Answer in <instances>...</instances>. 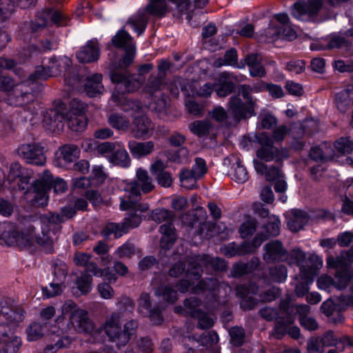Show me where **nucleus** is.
<instances>
[{"label":"nucleus","instance_id":"f257e3e1","mask_svg":"<svg viewBox=\"0 0 353 353\" xmlns=\"http://www.w3.org/2000/svg\"><path fill=\"white\" fill-rule=\"evenodd\" d=\"M70 105V110L68 112L65 104H59L47 112L44 122L52 128L60 129L63 126V122L66 121L71 130L83 131L87 126V120L83 114L85 105L76 100L72 101Z\"/></svg>","mask_w":353,"mask_h":353},{"label":"nucleus","instance_id":"f03ea898","mask_svg":"<svg viewBox=\"0 0 353 353\" xmlns=\"http://www.w3.org/2000/svg\"><path fill=\"white\" fill-rule=\"evenodd\" d=\"M138 323L135 320H130L127 322L121 330V314L119 312H113L107 316L105 322L97 330L99 331L94 339L97 338L101 330H103L110 342L115 343L118 347L125 346L130 339L136 333Z\"/></svg>","mask_w":353,"mask_h":353},{"label":"nucleus","instance_id":"7ed1b4c3","mask_svg":"<svg viewBox=\"0 0 353 353\" xmlns=\"http://www.w3.org/2000/svg\"><path fill=\"white\" fill-rule=\"evenodd\" d=\"M125 51V54L118 64L111 63L110 75L111 81L117 83V90L132 92L140 88L142 79H137L134 75H130L127 70V68L133 61L134 49Z\"/></svg>","mask_w":353,"mask_h":353},{"label":"nucleus","instance_id":"20e7f679","mask_svg":"<svg viewBox=\"0 0 353 353\" xmlns=\"http://www.w3.org/2000/svg\"><path fill=\"white\" fill-rule=\"evenodd\" d=\"M211 266L212 269L218 271L226 270L227 265L224 260L220 258H210L208 255L197 256L192 258L189 261V267L185 272V279L181 280L177 285L179 290L185 293L188 288L194 284L193 280L199 281L203 268Z\"/></svg>","mask_w":353,"mask_h":353},{"label":"nucleus","instance_id":"39448f33","mask_svg":"<svg viewBox=\"0 0 353 353\" xmlns=\"http://www.w3.org/2000/svg\"><path fill=\"white\" fill-rule=\"evenodd\" d=\"M2 228L3 231L0 234V242L8 246L17 245L24 248L37 243L35 227L30 225L24 230L19 231L12 223L5 222Z\"/></svg>","mask_w":353,"mask_h":353},{"label":"nucleus","instance_id":"423d86ee","mask_svg":"<svg viewBox=\"0 0 353 353\" xmlns=\"http://www.w3.org/2000/svg\"><path fill=\"white\" fill-rule=\"evenodd\" d=\"M62 314L68 316L70 323L79 332L88 333L95 336L99 332L94 330V325L86 310L81 309L72 301H67L62 306Z\"/></svg>","mask_w":353,"mask_h":353},{"label":"nucleus","instance_id":"0eeeda50","mask_svg":"<svg viewBox=\"0 0 353 353\" xmlns=\"http://www.w3.org/2000/svg\"><path fill=\"white\" fill-rule=\"evenodd\" d=\"M174 217L172 212L164 208L155 209L151 213V219L155 222L159 223L166 222L159 228V232L162 234L160 241L161 254H165L176 241L175 229L173 224L170 223Z\"/></svg>","mask_w":353,"mask_h":353},{"label":"nucleus","instance_id":"6e6552de","mask_svg":"<svg viewBox=\"0 0 353 353\" xmlns=\"http://www.w3.org/2000/svg\"><path fill=\"white\" fill-rule=\"evenodd\" d=\"M168 6L165 0H149L144 10H139L137 15L130 19L129 26L138 35L145 30L149 18L148 14L162 17L168 12Z\"/></svg>","mask_w":353,"mask_h":353},{"label":"nucleus","instance_id":"1a4fd4ad","mask_svg":"<svg viewBox=\"0 0 353 353\" xmlns=\"http://www.w3.org/2000/svg\"><path fill=\"white\" fill-rule=\"evenodd\" d=\"M34 81L28 79L17 83L15 87L7 93L6 101L8 104L14 106H22L23 110L29 114L36 113L37 108L34 103V96L30 92L31 88L27 87Z\"/></svg>","mask_w":353,"mask_h":353},{"label":"nucleus","instance_id":"9d476101","mask_svg":"<svg viewBox=\"0 0 353 353\" xmlns=\"http://www.w3.org/2000/svg\"><path fill=\"white\" fill-rule=\"evenodd\" d=\"M259 148L256 150V155L261 161H275L280 163L288 157V150L285 148L274 145L272 139L265 133H261L256 137Z\"/></svg>","mask_w":353,"mask_h":353},{"label":"nucleus","instance_id":"9b49d317","mask_svg":"<svg viewBox=\"0 0 353 353\" xmlns=\"http://www.w3.org/2000/svg\"><path fill=\"white\" fill-rule=\"evenodd\" d=\"M71 65L72 60L67 57H52L48 59V63H45V66L36 67L34 72L30 74V80L46 79L50 77L58 76L63 70L70 69Z\"/></svg>","mask_w":353,"mask_h":353},{"label":"nucleus","instance_id":"f8f14e48","mask_svg":"<svg viewBox=\"0 0 353 353\" xmlns=\"http://www.w3.org/2000/svg\"><path fill=\"white\" fill-rule=\"evenodd\" d=\"M330 0L299 1L293 5L292 16L301 21H307L316 17L323 9L328 10Z\"/></svg>","mask_w":353,"mask_h":353},{"label":"nucleus","instance_id":"ddd939ff","mask_svg":"<svg viewBox=\"0 0 353 353\" xmlns=\"http://www.w3.org/2000/svg\"><path fill=\"white\" fill-rule=\"evenodd\" d=\"M154 188L153 180L147 170L140 168L137 170L136 179L127 185L125 192L134 199H141V192L149 193Z\"/></svg>","mask_w":353,"mask_h":353},{"label":"nucleus","instance_id":"4468645a","mask_svg":"<svg viewBox=\"0 0 353 353\" xmlns=\"http://www.w3.org/2000/svg\"><path fill=\"white\" fill-rule=\"evenodd\" d=\"M186 312L198 321L197 327L199 329H209L214 325V318L208 312L202 310V303L196 297H190L185 300Z\"/></svg>","mask_w":353,"mask_h":353},{"label":"nucleus","instance_id":"2eb2a0df","mask_svg":"<svg viewBox=\"0 0 353 353\" xmlns=\"http://www.w3.org/2000/svg\"><path fill=\"white\" fill-rule=\"evenodd\" d=\"M207 171L205 161L196 157L191 170L183 169L181 171L179 178L182 187L188 190L195 188L197 180L203 177Z\"/></svg>","mask_w":353,"mask_h":353},{"label":"nucleus","instance_id":"dca6fc26","mask_svg":"<svg viewBox=\"0 0 353 353\" xmlns=\"http://www.w3.org/2000/svg\"><path fill=\"white\" fill-rule=\"evenodd\" d=\"M65 221V219L61 214L53 213L46 218V223L43 222L41 227V236H36L37 243L39 245L46 253H52L54 251V243L50 236V228L52 225H57Z\"/></svg>","mask_w":353,"mask_h":353},{"label":"nucleus","instance_id":"f3484780","mask_svg":"<svg viewBox=\"0 0 353 353\" xmlns=\"http://www.w3.org/2000/svg\"><path fill=\"white\" fill-rule=\"evenodd\" d=\"M32 174L30 170L23 168L18 162H14L10 166L7 181L14 189L28 190Z\"/></svg>","mask_w":353,"mask_h":353},{"label":"nucleus","instance_id":"a211bd4d","mask_svg":"<svg viewBox=\"0 0 353 353\" xmlns=\"http://www.w3.org/2000/svg\"><path fill=\"white\" fill-rule=\"evenodd\" d=\"M259 235L254 236L251 242L245 241L240 245L236 243L232 242L225 245L221 248V251L224 255L228 257H232L234 256H243L248 254L252 253L260 247L263 243V239H259Z\"/></svg>","mask_w":353,"mask_h":353},{"label":"nucleus","instance_id":"6ab92c4d","mask_svg":"<svg viewBox=\"0 0 353 353\" xmlns=\"http://www.w3.org/2000/svg\"><path fill=\"white\" fill-rule=\"evenodd\" d=\"M18 154L28 163L43 165L46 163L43 148L39 144H23L19 147Z\"/></svg>","mask_w":353,"mask_h":353},{"label":"nucleus","instance_id":"aec40b11","mask_svg":"<svg viewBox=\"0 0 353 353\" xmlns=\"http://www.w3.org/2000/svg\"><path fill=\"white\" fill-rule=\"evenodd\" d=\"M228 105L229 114L235 123H238L241 119L252 116L254 112L253 104L243 103L236 96H232L230 98Z\"/></svg>","mask_w":353,"mask_h":353},{"label":"nucleus","instance_id":"412c9836","mask_svg":"<svg viewBox=\"0 0 353 353\" xmlns=\"http://www.w3.org/2000/svg\"><path fill=\"white\" fill-rule=\"evenodd\" d=\"M263 259L267 263L284 261L287 256V250L278 240L271 241L263 247Z\"/></svg>","mask_w":353,"mask_h":353},{"label":"nucleus","instance_id":"4be33fe9","mask_svg":"<svg viewBox=\"0 0 353 353\" xmlns=\"http://www.w3.org/2000/svg\"><path fill=\"white\" fill-rule=\"evenodd\" d=\"M208 290L217 291L219 294L226 296L232 292L231 287L225 282H221L216 279H207L200 281L195 288H192L193 293H199V291Z\"/></svg>","mask_w":353,"mask_h":353},{"label":"nucleus","instance_id":"5701e85b","mask_svg":"<svg viewBox=\"0 0 353 353\" xmlns=\"http://www.w3.org/2000/svg\"><path fill=\"white\" fill-rule=\"evenodd\" d=\"M154 130V124L146 116L142 115L134 118L132 132L135 138H148L152 136Z\"/></svg>","mask_w":353,"mask_h":353},{"label":"nucleus","instance_id":"b1692460","mask_svg":"<svg viewBox=\"0 0 353 353\" xmlns=\"http://www.w3.org/2000/svg\"><path fill=\"white\" fill-rule=\"evenodd\" d=\"M0 314L11 323H19L24 318L23 310H14L13 301L8 297H4L0 301Z\"/></svg>","mask_w":353,"mask_h":353},{"label":"nucleus","instance_id":"393cba45","mask_svg":"<svg viewBox=\"0 0 353 353\" xmlns=\"http://www.w3.org/2000/svg\"><path fill=\"white\" fill-rule=\"evenodd\" d=\"M99 57V47L97 41H90L77 53V59L81 63L97 61Z\"/></svg>","mask_w":353,"mask_h":353},{"label":"nucleus","instance_id":"a878e982","mask_svg":"<svg viewBox=\"0 0 353 353\" xmlns=\"http://www.w3.org/2000/svg\"><path fill=\"white\" fill-rule=\"evenodd\" d=\"M165 163L161 160H157L151 165L150 172L161 186L168 188L172 185L173 180L170 173L165 171Z\"/></svg>","mask_w":353,"mask_h":353},{"label":"nucleus","instance_id":"bb28decb","mask_svg":"<svg viewBox=\"0 0 353 353\" xmlns=\"http://www.w3.org/2000/svg\"><path fill=\"white\" fill-rule=\"evenodd\" d=\"M108 162L123 168L130 167L131 159L123 142L117 141V148L110 156Z\"/></svg>","mask_w":353,"mask_h":353},{"label":"nucleus","instance_id":"cd10ccee","mask_svg":"<svg viewBox=\"0 0 353 353\" xmlns=\"http://www.w3.org/2000/svg\"><path fill=\"white\" fill-rule=\"evenodd\" d=\"M128 148L134 158L140 159L150 154L154 149V144L151 141L137 142L131 140L128 142Z\"/></svg>","mask_w":353,"mask_h":353},{"label":"nucleus","instance_id":"c85d7f7f","mask_svg":"<svg viewBox=\"0 0 353 353\" xmlns=\"http://www.w3.org/2000/svg\"><path fill=\"white\" fill-rule=\"evenodd\" d=\"M254 167L257 173L264 175L267 181H276L281 177L279 168L275 165L268 166L259 160L253 161Z\"/></svg>","mask_w":353,"mask_h":353},{"label":"nucleus","instance_id":"c756f323","mask_svg":"<svg viewBox=\"0 0 353 353\" xmlns=\"http://www.w3.org/2000/svg\"><path fill=\"white\" fill-rule=\"evenodd\" d=\"M280 220L276 216L272 215L268 218V222L263 227V231L259 232L255 236H259L263 242L270 236H276L280 232Z\"/></svg>","mask_w":353,"mask_h":353},{"label":"nucleus","instance_id":"7c9ffc66","mask_svg":"<svg viewBox=\"0 0 353 353\" xmlns=\"http://www.w3.org/2000/svg\"><path fill=\"white\" fill-rule=\"evenodd\" d=\"M26 331L28 340L34 341L50 332L55 333L57 327L55 326L41 325L40 323H33L28 327Z\"/></svg>","mask_w":353,"mask_h":353},{"label":"nucleus","instance_id":"2f4dec72","mask_svg":"<svg viewBox=\"0 0 353 353\" xmlns=\"http://www.w3.org/2000/svg\"><path fill=\"white\" fill-rule=\"evenodd\" d=\"M308 214L301 210H293L288 220V225L292 232L301 230L309 221Z\"/></svg>","mask_w":353,"mask_h":353},{"label":"nucleus","instance_id":"473e14b6","mask_svg":"<svg viewBox=\"0 0 353 353\" xmlns=\"http://www.w3.org/2000/svg\"><path fill=\"white\" fill-rule=\"evenodd\" d=\"M140 199H134L133 197L127 194L121 198L120 209L121 210H132L135 213L141 214L149 210V205L147 203H139Z\"/></svg>","mask_w":353,"mask_h":353},{"label":"nucleus","instance_id":"72a5a7b5","mask_svg":"<svg viewBox=\"0 0 353 353\" xmlns=\"http://www.w3.org/2000/svg\"><path fill=\"white\" fill-rule=\"evenodd\" d=\"M236 296L241 299V307L244 310H250L258 305V301L248 296L249 290L245 285H238L235 289Z\"/></svg>","mask_w":353,"mask_h":353},{"label":"nucleus","instance_id":"f704fd0d","mask_svg":"<svg viewBox=\"0 0 353 353\" xmlns=\"http://www.w3.org/2000/svg\"><path fill=\"white\" fill-rule=\"evenodd\" d=\"M102 75L95 74L87 79L85 84V90L90 97H95L101 94L104 90L101 83Z\"/></svg>","mask_w":353,"mask_h":353},{"label":"nucleus","instance_id":"c9c22d12","mask_svg":"<svg viewBox=\"0 0 353 353\" xmlns=\"http://www.w3.org/2000/svg\"><path fill=\"white\" fill-rule=\"evenodd\" d=\"M113 101L125 112L133 110L134 112H139L141 108L142 105L139 101H133L126 99L123 94L114 93L112 96Z\"/></svg>","mask_w":353,"mask_h":353},{"label":"nucleus","instance_id":"e433bc0d","mask_svg":"<svg viewBox=\"0 0 353 353\" xmlns=\"http://www.w3.org/2000/svg\"><path fill=\"white\" fill-rule=\"evenodd\" d=\"M111 42L117 48H123L124 50H134L132 39L129 34L124 31H119L111 39Z\"/></svg>","mask_w":353,"mask_h":353},{"label":"nucleus","instance_id":"4c0bfd02","mask_svg":"<svg viewBox=\"0 0 353 353\" xmlns=\"http://www.w3.org/2000/svg\"><path fill=\"white\" fill-rule=\"evenodd\" d=\"M108 123L119 131H127L130 126V121L125 116L119 113H112L108 116Z\"/></svg>","mask_w":353,"mask_h":353},{"label":"nucleus","instance_id":"58836bf2","mask_svg":"<svg viewBox=\"0 0 353 353\" xmlns=\"http://www.w3.org/2000/svg\"><path fill=\"white\" fill-rule=\"evenodd\" d=\"M44 12L48 21L50 20L57 26H67L69 23L70 18L59 10L48 9Z\"/></svg>","mask_w":353,"mask_h":353},{"label":"nucleus","instance_id":"ea45409f","mask_svg":"<svg viewBox=\"0 0 353 353\" xmlns=\"http://www.w3.org/2000/svg\"><path fill=\"white\" fill-rule=\"evenodd\" d=\"M234 84L228 81L224 76L219 78L217 83H214V90L220 97H225L233 92Z\"/></svg>","mask_w":353,"mask_h":353},{"label":"nucleus","instance_id":"a19ab883","mask_svg":"<svg viewBox=\"0 0 353 353\" xmlns=\"http://www.w3.org/2000/svg\"><path fill=\"white\" fill-rule=\"evenodd\" d=\"M334 276L336 279L335 288L343 290L347 286L353 275L347 268L343 267L336 270Z\"/></svg>","mask_w":353,"mask_h":353},{"label":"nucleus","instance_id":"79ce46f5","mask_svg":"<svg viewBox=\"0 0 353 353\" xmlns=\"http://www.w3.org/2000/svg\"><path fill=\"white\" fill-rule=\"evenodd\" d=\"M190 130L199 137H204L210 133L212 125L208 120L196 121L189 125Z\"/></svg>","mask_w":353,"mask_h":353},{"label":"nucleus","instance_id":"37998d69","mask_svg":"<svg viewBox=\"0 0 353 353\" xmlns=\"http://www.w3.org/2000/svg\"><path fill=\"white\" fill-rule=\"evenodd\" d=\"M59 158L65 163H70L75 161L79 154V149L75 145H65L60 148Z\"/></svg>","mask_w":353,"mask_h":353},{"label":"nucleus","instance_id":"c03bdc74","mask_svg":"<svg viewBox=\"0 0 353 353\" xmlns=\"http://www.w3.org/2000/svg\"><path fill=\"white\" fill-rule=\"evenodd\" d=\"M305 259V253L300 249H293L290 253L287 252V256L285 258L284 261H286L289 265L296 264L300 267V272L302 274L305 272V268L302 263Z\"/></svg>","mask_w":353,"mask_h":353},{"label":"nucleus","instance_id":"a18cd8bd","mask_svg":"<svg viewBox=\"0 0 353 353\" xmlns=\"http://www.w3.org/2000/svg\"><path fill=\"white\" fill-rule=\"evenodd\" d=\"M230 175L232 180L238 183H244L248 179V173L246 168L239 160L233 164Z\"/></svg>","mask_w":353,"mask_h":353},{"label":"nucleus","instance_id":"49530a36","mask_svg":"<svg viewBox=\"0 0 353 353\" xmlns=\"http://www.w3.org/2000/svg\"><path fill=\"white\" fill-rule=\"evenodd\" d=\"M165 87L164 78L151 75L144 87V91L150 95H154L157 91Z\"/></svg>","mask_w":353,"mask_h":353},{"label":"nucleus","instance_id":"de8ad7c7","mask_svg":"<svg viewBox=\"0 0 353 353\" xmlns=\"http://www.w3.org/2000/svg\"><path fill=\"white\" fill-rule=\"evenodd\" d=\"M88 271L92 273L94 276L102 277L109 282H115L117 281V276L110 272L109 268L101 270L98 268L96 263L90 264L88 268Z\"/></svg>","mask_w":353,"mask_h":353},{"label":"nucleus","instance_id":"09e8293b","mask_svg":"<svg viewBox=\"0 0 353 353\" xmlns=\"http://www.w3.org/2000/svg\"><path fill=\"white\" fill-rule=\"evenodd\" d=\"M126 228L123 224V222L119 223H110L105 227L103 234L105 236L108 237L110 235H114V238L117 239L127 233Z\"/></svg>","mask_w":353,"mask_h":353},{"label":"nucleus","instance_id":"8fccbe9b","mask_svg":"<svg viewBox=\"0 0 353 353\" xmlns=\"http://www.w3.org/2000/svg\"><path fill=\"white\" fill-rule=\"evenodd\" d=\"M334 148L341 154H349L353 151V141L350 137H341L335 141Z\"/></svg>","mask_w":353,"mask_h":353},{"label":"nucleus","instance_id":"3c124183","mask_svg":"<svg viewBox=\"0 0 353 353\" xmlns=\"http://www.w3.org/2000/svg\"><path fill=\"white\" fill-rule=\"evenodd\" d=\"M0 68L7 70H12L14 73L18 76L19 79H23L26 77L25 72L22 68L17 65L14 61L12 59L1 57Z\"/></svg>","mask_w":353,"mask_h":353},{"label":"nucleus","instance_id":"603ef678","mask_svg":"<svg viewBox=\"0 0 353 353\" xmlns=\"http://www.w3.org/2000/svg\"><path fill=\"white\" fill-rule=\"evenodd\" d=\"M300 276L303 280L295 286V293L298 296H303L309 291V285L312 282L310 273L303 272H300Z\"/></svg>","mask_w":353,"mask_h":353},{"label":"nucleus","instance_id":"864d4df0","mask_svg":"<svg viewBox=\"0 0 353 353\" xmlns=\"http://www.w3.org/2000/svg\"><path fill=\"white\" fill-rule=\"evenodd\" d=\"M270 275L273 281L281 283L286 280L288 276L287 268L284 265H276L270 268Z\"/></svg>","mask_w":353,"mask_h":353},{"label":"nucleus","instance_id":"5fc2aeb1","mask_svg":"<svg viewBox=\"0 0 353 353\" xmlns=\"http://www.w3.org/2000/svg\"><path fill=\"white\" fill-rule=\"evenodd\" d=\"M156 295L162 296L164 300L174 303L177 299V292L170 285L159 287L155 292Z\"/></svg>","mask_w":353,"mask_h":353},{"label":"nucleus","instance_id":"6e6d98bb","mask_svg":"<svg viewBox=\"0 0 353 353\" xmlns=\"http://www.w3.org/2000/svg\"><path fill=\"white\" fill-rule=\"evenodd\" d=\"M281 34V28L273 23L263 30V32L261 34V37L264 38H261L265 42H272L276 40L279 36Z\"/></svg>","mask_w":353,"mask_h":353},{"label":"nucleus","instance_id":"4d7b16f0","mask_svg":"<svg viewBox=\"0 0 353 353\" xmlns=\"http://www.w3.org/2000/svg\"><path fill=\"white\" fill-rule=\"evenodd\" d=\"M117 141L110 142L105 141L99 143L97 146V154L99 156H102L109 160L110 156L112 152L117 148Z\"/></svg>","mask_w":353,"mask_h":353},{"label":"nucleus","instance_id":"13d9d810","mask_svg":"<svg viewBox=\"0 0 353 353\" xmlns=\"http://www.w3.org/2000/svg\"><path fill=\"white\" fill-rule=\"evenodd\" d=\"M34 196L32 199V204L37 207H43L47 205L48 196L47 195L48 189L43 188H34L33 185Z\"/></svg>","mask_w":353,"mask_h":353},{"label":"nucleus","instance_id":"bf43d9fd","mask_svg":"<svg viewBox=\"0 0 353 353\" xmlns=\"http://www.w3.org/2000/svg\"><path fill=\"white\" fill-rule=\"evenodd\" d=\"M88 273H83L77 280L78 289L82 294L88 293L92 288V278Z\"/></svg>","mask_w":353,"mask_h":353},{"label":"nucleus","instance_id":"052dcab7","mask_svg":"<svg viewBox=\"0 0 353 353\" xmlns=\"http://www.w3.org/2000/svg\"><path fill=\"white\" fill-rule=\"evenodd\" d=\"M1 343L4 344V353H19L21 345V340L19 337L14 334L9 338V340L3 341Z\"/></svg>","mask_w":353,"mask_h":353},{"label":"nucleus","instance_id":"680f3d73","mask_svg":"<svg viewBox=\"0 0 353 353\" xmlns=\"http://www.w3.org/2000/svg\"><path fill=\"white\" fill-rule=\"evenodd\" d=\"M168 159L176 163H186L189 161V150L186 148H181L176 151L169 153Z\"/></svg>","mask_w":353,"mask_h":353},{"label":"nucleus","instance_id":"e2e57ef3","mask_svg":"<svg viewBox=\"0 0 353 353\" xmlns=\"http://www.w3.org/2000/svg\"><path fill=\"white\" fill-rule=\"evenodd\" d=\"M335 103L337 109L341 112H345L350 104L349 93L347 90H343L336 94Z\"/></svg>","mask_w":353,"mask_h":353},{"label":"nucleus","instance_id":"0e129e2a","mask_svg":"<svg viewBox=\"0 0 353 353\" xmlns=\"http://www.w3.org/2000/svg\"><path fill=\"white\" fill-rule=\"evenodd\" d=\"M257 221L255 219H249L243 223L240 227L239 232L242 238L251 236L256 231Z\"/></svg>","mask_w":353,"mask_h":353},{"label":"nucleus","instance_id":"69168bd1","mask_svg":"<svg viewBox=\"0 0 353 353\" xmlns=\"http://www.w3.org/2000/svg\"><path fill=\"white\" fill-rule=\"evenodd\" d=\"M53 181L54 179L51 173L48 170H45L39 176V179L34 183L33 185H34V188H43L49 190Z\"/></svg>","mask_w":353,"mask_h":353},{"label":"nucleus","instance_id":"338daca9","mask_svg":"<svg viewBox=\"0 0 353 353\" xmlns=\"http://www.w3.org/2000/svg\"><path fill=\"white\" fill-rule=\"evenodd\" d=\"M141 221L142 216L141 214L130 212L128 216L123 219V224L128 232L130 229L137 228Z\"/></svg>","mask_w":353,"mask_h":353},{"label":"nucleus","instance_id":"774afa93","mask_svg":"<svg viewBox=\"0 0 353 353\" xmlns=\"http://www.w3.org/2000/svg\"><path fill=\"white\" fill-rule=\"evenodd\" d=\"M152 308H151V303L150 296L147 293H142L138 300V312L141 315L146 316Z\"/></svg>","mask_w":353,"mask_h":353}]
</instances>
